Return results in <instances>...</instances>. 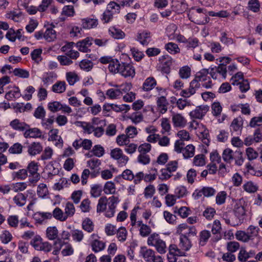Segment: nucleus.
Wrapping results in <instances>:
<instances>
[{
    "instance_id": "obj_1",
    "label": "nucleus",
    "mask_w": 262,
    "mask_h": 262,
    "mask_svg": "<svg viewBox=\"0 0 262 262\" xmlns=\"http://www.w3.org/2000/svg\"><path fill=\"white\" fill-rule=\"evenodd\" d=\"M120 200L118 196L112 195L107 199L105 195L101 196L98 200L97 205V213L104 212V215L107 217H111L115 215L117 205L119 203Z\"/></svg>"
},
{
    "instance_id": "obj_2",
    "label": "nucleus",
    "mask_w": 262,
    "mask_h": 262,
    "mask_svg": "<svg viewBox=\"0 0 262 262\" xmlns=\"http://www.w3.org/2000/svg\"><path fill=\"white\" fill-rule=\"evenodd\" d=\"M115 65H116V69H115L114 64H113L112 70L116 71V73H120L125 78H127V77L134 78L135 77L136 71L134 66L132 63L120 62L119 60L116 59Z\"/></svg>"
},
{
    "instance_id": "obj_3",
    "label": "nucleus",
    "mask_w": 262,
    "mask_h": 262,
    "mask_svg": "<svg viewBox=\"0 0 262 262\" xmlns=\"http://www.w3.org/2000/svg\"><path fill=\"white\" fill-rule=\"evenodd\" d=\"M259 231V228L257 226L250 225L248 227L246 231H237L235 236L237 240L248 242L249 240L254 239L258 235Z\"/></svg>"
},
{
    "instance_id": "obj_4",
    "label": "nucleus",
    "mask_w": 262,
    "mask_h": 262,
    "mask_svg": "<svg viewBox=\"0 0 262 262\" xmlns=\"http://www.w3.org/2000/svg\"><path fill=\"white\" fill-rule=\"evenodd\" d=\"M27 173H29V181L30 183L32 184L36 183L40 179V176L38 172V164L36 162H34V161L30 162L27 167Z\"/></svg>"
},
{
    "instance_id": "obj_5",
    "label": "nucleus",
    "mask_w": 262,
    "mask_h": 262,
    "mask_svg": "<svg viewBox=\"0 0 262 262\" xmlns=\"http://www.w3.org/2000/svg\"><path fill=\"white\" fill-rule=\"evenodd\" d=\"M233 212L236 216L237 220L231 224L233 226H238L243 223L246 215V211L245 206L241 204H236L234 206Z\"/></svg>"
},
{
    "instance_id": "obj_6",
    "label": "nucleus",
    "mask_w": 262,
    "mask_h": 262,
    "mask_svg": "<svg viewBox=\"0 0 262 262\" xmlns=\"http://www.w3.org/2000/svg\"><path fill=\"white\" fill-rule=\"evenodd\" d=\"M216 192V191L213 187L204 186L201 189H196L193 192L192 196L194 199H199L202 195L206 197L214 195Z\"/></svg>"
},
{
    "instance_id": "obj_7",
    "label": "nucleus",
    "mask_w": 262,
    "mask_h": 262,
    "mask_svg": "<svg viewBox=\"0 0 262 262\" xmlns=\"http://www.w3.org/2000/svg\"><path fill=\"white\" fill-rule=\"evenodd\" d=\"M193 11H196L198 13H203L205 15H210V16H228V15H231V14H239V13L238 12V10H236L234 9L233 11L231 12H228V11H226V10H222L219 12H213V11H207L206 9H204V8H192Z\"/></svg>"
},
{
    "instance_id": "obj_8",
    "label": "nucleus",
    "mask_w": 262,
    "mask_h": 262,
    "mask_svg": "<svg viewBox=\"0 0 262 262\" xmlns=\"http://www.w3.org/2000/svg\"><path fill=\"white\" fill-rule=\"evenodd\" d=\"M111 157L116 159L121 165H125L127 163L129 158L123 154V152L120 148H114L112 149L110 152Z\"/></svg>"
},
{
    "instance_id": "obj_9",
    "label": "nucleus",
    "mask_w": 262,
    "mask_h": 262,
    "mask_svg": "<svg viewBox=\"0 0 262 262\" xmlns=\"http://www.w3.org/2000/svg\"><path fill=\"white\" fill-rule=\"evenodd\" d=\"M209 110L208 105H199L194 110L190 111L189 115L191 118H203Z\"/></svg>"
},
{
    "instance_id": "obj_10",
    "label": "nucleus",
    "mask_w": 262,
    "mask_h": 262,
    "mask_svg": "<svg viewBox=\"0 0 262 262\" xmlns=\"http://www.w3.org/2000/svg\"><path fill=\"white\" fill-rule=\"evenodd\" d=\"M159 60L162 64L161 67L162 72L166 74L170 73V67L171 64H172V59L169 57L168 55H164V56H162L159 58Z\"/></svg>"
},
{
    "instance_id": "obj_11",
    "label": "nucleus",
    "mask_w": 262,
    "mask_h": 262,
    "mask_svg": "<svg viewBox=\"0 0 262 262\" xmlns=\"http://www.w3.org/2000/svg\"><path fill=\"white\" fill-rule=\"evenodd\" d=\"M25 138H43L42 133L38 128H31L30 125L27 124L26 131L23 133Z\"/></svg>"
},
{
    "instance_id": "obj_12",
    "label": "nucleus",
    "mask_w": 262,
    "mask_h": 262,
    "mask_svg": "<svg viewBox=\"0 0 262 262\" xmlns=\"http://www.w3.org/2000/svg\"><path fill=\"white\" fill-rule=\"evenodd\" d=\"M120 5L115 2H110L107 6L105 11L103 13V16H111L118 13L120 10Z\"/></svg>"
},
{
    "instance_id": "obj_13",
    "label": "nucleus",
    "mask_w": 262,
    "mask_h": 262,
    "mask_svg": "<svg viewBox=\"0 0 262 262\" xmlns=\"http://www.w3.org/2000/svg\"><path fill=\"white\" fill-rule=\"evenodd\" d=\"M93 37H86L84 39L78 41L76 46L80 52H88L90 51V47L92 46L93 41Z\"/></svg>"
},
{
    "instance_id": "obj_14",
    "label": "nucleus",
    "mask_w": 262,
    "mask_h": 262,
    "mask_svg": "<svg viewBox=\"0 0 262 262\" xmlns=\"http://www.w3.org/2000/svg\"><path fill=\"white\" fill-rule=\"evenodd\" d=\"M208 74H209V70L208 69H203L201 71H198V72H196L194 78V80L197 83L196 87H194L195 93L196 90L200 88V80H207Z\"/></svg>"
},
{
    "instance_id": "obj_15",
    "label": "nucleus",
    "mask_w": 262,
    "mask_h": 262,
    "mask_svg": "<svg viewBox=\"0 0 262 262\" xmlns=\"http://www.w3.org/2000/svg\"><path fill=\"white\" fill-rule=\"evenodd\" d=\"M43 149V146L40 142L34 141L30 144H28L27 152L30 156H35L37 154H40Z\"/></svg>"
},
{
    "instance_id": "obj_16",
    "label": "nucleus",
    "mask_w": 262,
    "mask_h": 262,
    "mask_svg": "<svg viewBox=\"0 0 262 262\" xmlns=\"http://www.w3.org/2000/svg\"><path fill=\"white\" fill-rule=\"evenodd\" d=\"M179 246L181 249L185 251H188L190 249L192 244L188 237V232L184 233V234H181Z\"/></svg>"
},
{
    "instance_id": "obj_17",
    "label": "nucleus",
    "mask_w": 262,
    "mask_h": 262,
    "mask_svg": "<svg viewBox=\"0 0 262 262\" xmlns=\"http://www.w3.org/2000/svg\"><path fill=\"white\" fill-rule=\"evenodd\" d=\"M140 253L144 259L147 262H154L155 259V252L152 249H148L147 247H142Z\"/></svg>"
},
{
    "instance_id": "obj_18",
    "label": "nucleus",
    "mask_w": 262,
    "mask_h": 262,
    "mask_svg": "<svg viewBox=\"0 0 262 262\" xmlns=\"http://www.w3.org/2000/svg\"><path fill=\"white\" fill-rule=\"evenodd\" d=\"M9 125L14 130H18V131H24L25 132L27 129V123L22 122L19 119H14L9 123Z\"/></svg>"
},
{
    "instance_id": "obj_19",
    "label": "nucleus",
    "mask_w": 262,
    "mask_h": 262,
    "mask_svg": "<svg viewBox=\"0 0 262 262\" xmlns=\"http://www.w3.org/2000/svg\"><path fill=\"white\" fill-rule=\"evenodd\" d=\"M98 24L97 19L95 18H90V17H86L82 19V26L83 28L85 29H90V28H94L96 27Z\"/></svg>"
},
{
    "instance_id": "obj_20",
    "label": "nucleus",
    "mask_w": 262,
    "mask_h": 262,
    "mask_svg": "<svg viewBox=\"0 0 262 262\" xmlns=\"http://www.w3.org/2000/svg\"><path fill=\"white\" fill-rule=\"evenodd\" d=\"M100 62L103 63V64H106V63H108V69L109 71L112 72V73H116V71H114V70H112L113 66L114 64V68H116V66H115V61L116 59H113V57H111V56H103V57H101L99 59Z\"/></svg>"
},
{
    "instance_id": "obj_21",
    "label": "nucleus",
    "mask_w": 262,
    "mask_h": 262,
    "mask_svg": "<svg viewBox=\"0 0 262 262\" xmlns=\"http://www.w3.org/2000/svg\"><path fill=\"white\" fill-rule=\"evenodd\" d=\"M172 122H173L174 126H179L180 127H183L185 126L186 120L183 117L181 114H174L172 117Z\"/></svg>"
},
{
    "instance_id": "obj_22",
    "label": "nucleus",
    "mask_w": 262,
    "mask_h": 262,
    "mask_svg": "<svg viewBox=\"0 0 262 262\" xmlns=\"http://www.w3.org/2000/svg\"><path fill=\"white\" fill-rule=\"evenodd\" d=\"M157 104L160 113H162V114H164V113H165V112L167 111L168 102L167 99H166L164 96H162V97H159L157 98Z\"/></svg>"
},
{
    "instance_id": "obj_23",
    "label": "nucleus",
    "mask_w": 262,
    "mask_h": 262,
    "mask_svg": "<svg viewBox=\"0 0 262 262\" xmlns=\"http://www.w3.org/2000/svg\"><path fill=\"white\" fill-rule=\"evenodd\" d=\"M137 40L142 45H148L151 41V33L149 32H139Z\"/></svg>"
},
{
    "instance_id": "obj_24",
    "label": "nucleus",
    "mask_w": 262,
    "mask_h": 262,
    "mask_svg": "<svg viewBox=\"0 0 262 262\" xmlns=\"http://www.w3.org/2000/svg\"><path fill=\"white\" fill-rule=\"evenodd\" d=\"M196 85L197 83L195 82V81H194V79L192 80L190 82L189 89L181 91L180 95L183 97H189L191 95L194 94V86H196Z\"/></svg>"
},
{
    "instance_id": "obj_25",
    "label": "nucleus",
    "mask_w": 262,
    "mask_h": 262,
    "mask_svg": "<svg viewBox=\"0 0 262 262\" xmlns=\"http://www.w3.org/2000/svg\"><path fill=\"white\" fill-rule=\"evenodd\" d=\"M157 84V81L154 77H148L143 84L142 89L145 91H151Z\"/></svg>"
},
{
    "instance_id": "obj_26",
    "label": "nucleus",
    "mask_w": 262,
    "mask_h": 262,
    "mask_svg": "<svg viewBox=\"0 0 262 262\" xmlns=\"http://www.w3.org/2000/svg\"><path fill=\"white\" fill-rule=\"evenodd\" d=\"M19 168L17 171H13L12 173V177L14 180H24L28 176L27 168Z\"/></svg>"
},
{
    "instance_id": "obj_27",
    "label": "nucleus",
    "mask_w": 262,
    "mask_h": 262,
    "mask_svg": "<svg viewBox=\"0 0 262 262\" xmlns=\"http://www.w3.org/2000/svg\"><path fill=\"white\" fill-rule=\"evenodd\" d=\"M116 86L117 88V89H114V88H111V89H108L106 91V94L109 97V98H119V97H120V96L122 95V92L120 90V87L118 88V85H116Z\"/></svg>"
},
{
    "instance_id": "obj_28",
    "label": "nucleus",
    "mask_w": 262,
    "mask_h": 262,
    "mask_svg": "<svg viewBox=\"0 0 262 262\" xmlns=\"http://www.w3.org/2000/svg\"><path fill=\"white\" fill-rule=\"evenodd\" d=\"M222 157L224 161L227 163H231L234 158L233 150L230 148H226L222 153Z\"/></svg>"
},
{
    "instance_id": "obj_29",
    "label": "nucleus",
    "mask_w": 262,
    "mask_h": 262,
    "mask_svg": "<svg viewBox=\"0 0 262 262\" xmlns=\"http://www.w3.org/2000/svg\"><path fill=\"white\" fill-rule=\"evenodd\" d=\"M108 32L115 39H122L125 35L123 31H121L120 29H117L116 27H111Z\"/></svg>"
},
{
    "instance_id": "obj_30",
    "label": "nucleus",
    "mask_w": 262,
    "mask_h": 262,
    "mask_svg": "<svg viewBox=\"0 0 262 262\" xmlns=\"http://www.w3.org/2000/svg\"><path fill=\"white\" fill-rule=\"evenodd\" d=\"M52 216L51 212H37L34 215V219L37 223L42 224L45 219H51Z\"/></svg>"
},
{
    "instance_id": "obj_31",
    "label": "nucleus",
    "mask_w": 262,
    "mask_h": 262,
    "mask_svg": "<svg viewBox=\"0 0 262 262\" xmlns=\"http://www.w3.org/2000/svg\"><path fill=\"white\" fill-rule=\"evenodd\" d=\"M66 83L65 81H57L52 86V91L54 92L61 93L63 91H66Z\"/></svg>"
},
{
    "instance_id": "obj_32",
    "label": "nucleus",
    "mask_w": 262,
    "mask_h": 262,
    "mask_svg": "<svg viewBox=\"0 0 262 262\" xmlns=\"http://www.w3.org/2000/svg\"><path fill=\"white\" fill-rule=\"evenodd\" d=\"M75 212V208L73 203L68 202L67 203L64 208V216L66 217V221L67 220L68 216H72L74 215Z\"/></svg>"
},
{
    "instance_id": "obj_33",
    "label": "nucleus",
    "mask_w": 262,
    "mask_h": 262,
    "mask_svg": "<svg viewBox=\"0 0 262 262\" xmlns=\"http://www.w3.org/2000/svg\"><path fill=\"white\" fill-rule=\"evenodd\" d=\"M77 125L78 126H81L84 130V132H87L89 134L90 133H92L94 130V126L92 125L91 123H88V122H82V121H78L76 122Z\"/></svg>"
},
{
    "instance_id": "obj_34",
    "label": "nucleus",
    "mask_w": 262,
    "mask_h": 262,
    "mask_svg": "<svg viewBox=\"0 0 262 262\" xmlns=\"http://www.w3.org/2000/svg\"><path fill=\"white\" fill-rule=\"evenodd\" d=\"M82 227L88 232H92L94 229V225L90 218H85L82 223Z\"/></svg>"
},
{
    "instance_id": "obj_35",
    "label": "nucleus",
    "mask_w": 262,
    "mask_h": 262,
    "mask_svg": "<svg viewBox=\"0 0 262 262\" xmlns=\"http://www.w3.org/2000/svg\"><path fill=\"white\" fill-rule=\"evenodd\" d=\"M195 153V147L193 144H188L183 148V154L185 158L193 157Z\"/></svg>"
},
{
    "instance_id": "obj_36",
    "label": "nucleus",
    "mask_w": 262,
    "mask_h": 262,
    "mask_svg": "<svg viewBox=\"0 0 262 262\" xmlns=\"http://www.w3.org/2000/svg\"><path fill=\"white\" fill-rule=\"evenodd\" d=\"M43 37L47 41H53L56 38V33L52 28H48L44 32Z\"/></svg>"
},
{
    "instance_id": "obj_37",
    "label": "nucleus",
    "mask_w": 262,
    "mask_h": 262,
    "mask_svg": "<svg viewBox=\"0 0 262 262\" xmlns=\"http://www.w3.org/2000/svg\"><path fill=\"white\" fill-rule=\"evenodd\" d=\"M210 236L211 233L210 231H208V230L201 231L200 233V244L202 245V246L205 245Z\"/></svg>"
},
{
    "instance_id": "obj_38",
    "label": "nucleus",
    "mask_w": 262,
    "mask_h": 262,
    "mask_svg": "<svg viewBox=\"0 0 262 262\" xmlns=\"http://www.w3.org/2000/svg\"><path fill=\"white\" fill-rule=\"evenodd\" d=\"M58 235V231L56 227H48L47 229V235L49 239H56Z\"/></svg>"
},
{
    "instance_id": "obj_39",
    "label": "nucleus",
    "mask_w": 262,
    "mask_h": 262,
    "mask_svg": "<svg viewBox=\"0 0 262 262\" xmlns=\"http://www.w3.org/2000/svg\"><path fill=\"white\" fill-rule=\"evenodd\" d=\"M27 196L23 193H18L13 198L14 203L19 206H23L26 203Z\"/></svg>"
},
{
    "instance_id": "obj_40",
    "label": "nucleus",
    "mask_w": 262,
    "mask_h": 262,
    "mask_svg": "<svg viewBox=\"0 0 262 262\" xmlns=\"http://www.w3.org/2000/svg\"><path fill=\"white\" fill-rule=\"evenodd\" d=\"M66 78L69 84H71V85L74 84V83H75L77 80H79V77L78 74L75 73V72H71V71L67 72Z\"/></svg>"
},
{
    "instance_id": "obj_41",
    "label": "nucleus",
    "mask_w": 262,
    "mask_h": 262,
    "mask_svg": "<svg viewBox=\"0 0 262 262\" xmlns=\"http://www.w3.org/2000/svg\"><path fill=\"white\" fill-rule=\"evenodd\" d=\"M94 66V63L92 60H82L79 62V67L83 70L85 71H90L92 70Z\"/></svg>"
},
{
    "instance_id": "obj_42",
    "label": "nucleus",
    "mask_w": 262,
    "mask_h": 262,
    "mask_svg": "<svg viewBox=\"0 0 262 262\" xmlns=\"http://www.w3.org/2000/svg\"><path fill=\"white\" fill-rule=\"evenodd\" d=\"M165 49L170 53H178L180 52L178 44L173 43V42H168L165 45Z\"/></svg>"
},
{
    "instance_id": "obj_43",
    "label": "nucleus",
    "mask_w": 262,
    "mask_h": 262,
    "mask_svg": "<svg viewBox=\"0 0 262 262\" xmlns=\"http://www.w3.org/2000/svg\"><path fill=\"white\" fill-rule=\"evenodd\" d=\"M191 74V69L188 66L182 67L179 70V75L182 79H188Z\"/></svg>"
},
{
    "instance_id": "obj_44",
    "label": "nucleus",
    "mask_w": 262,
    "mask_h": 262,
    "mask_svg": "<svg viewBox=\"0 0 262 262\" xmlns=\"http://www.w3.org/2000/svg\"><path fill=\"white\" fill-rule=\"evenodd\" d=\"M262 124V113L258 116L253 117L251 119L249 122V125L251 127H260V125Z\"/></svg>"
},
{
    "instance_id": "obj_45",
    "label": "nucleus",
    "mask_w": 262,
    "mask_h": 262,
    "mask_svg": "<svg viewBox=\"0 0 262 262\" xmlns=\"http://www.w3.org/2000/svg\"><path fill=\"white\" fill-rule=\"evenodd\" d=\"M127 235V231H126L125 227H120L117 232V236L121 242H124L126 240Z\"/></svg>"
},
{
    "instance_id": "obj_46",
    "label": "nucleus",
    "mask_w": 262,
    "mask_h": 262,
    "mask_svg": "<svg viewBox=\"0 0 262 262\" xmlns=\"http://www.w3.org/2000/svg\"><path fill=\"white\" fill-rule=\"evenodd\" d=\"M92 250L97 253L99 251H102L105 248V244L103 242L98 241V239H95L92 243Z\"/></svg>"
},
{
    "instance_id": "obj_47",
    "label": "nucleus",
    "mask_w": 262,
    "mask_h": 262,
    "mask_svg": "<svg viewBox=\"0 0 262 262\" xmlns=\"http://www.w3.org/2000/svg\"><path fill=\"white\" fill-rule=\"evenodd\" d=\"M12 238V234L10 233L9 231H7V230L3 231L2 233L0 235V239L2 242L4 243V244L9 243L10 241H11Z\"/></svg>"
},
{
    "instance_id": "obj_48",
    "label": "nucleus",
    "mask_w": 262,
    "mask_h": 262,
    "mask_svg": "<svg viewBox=\"0 0 262 262\" xmlns=\"http://www.w3.org/2000/svg\"><path fill=\"white\" fill-rule=\"evenodd\" d=\"M102 187L100 184H94L91 188L90 194L94 197L101 195Z\"/></svg>"
},
{
    "instance_id": "obj_49",
    "label": "nucleus",
    "mask_w": 262,
    "mask_h": 262,
    "mask_svg": "<svg viewBox=\"0 0 262 262\" xmlns=\"http://www.w3.org/2000/svg\"><path fill=\"white\" fill-rule=\"evenodd\" d=\"M37 193L40 197H45L49 193V190L46 184L41 183L37 187Z\"/></svg>"
},
{
    "instance_id": "obj_50",
    "label": "nucleus",
    "mask_w": 262,
    "mask_h": 262,
    "mask_svg": "<svg viewBox=\"0 0 262 262\" xmlns=\"http://www.w3.org/2000/svg\"><path fill=\"white\" fill-rule=\"evenodd\" d=\"M8 225L12 227H17L19 220L17 215H10L7 218Z\"/></svg>"
},
{
    "instance_id": "obj_51",
    "label": "nucleus",
    "mask_w": 262,
    "mask_h": 262,
    "mask_svg": "<svg viewBox=\"0 0 262 262\" xmlns=\"http://www.w3.org/2000/svg\"><path fill=\"white\" fill-rule=\"evenodd\" d=\"M260 7V3L258 0H250L248 2V8L253 12H258Z\"/></svg>"
},
{
    "instance_id": "obj_52",
    "label": "nucleus",
    "mask_w": 262,
    "mask_h": 262,
    "mask_svg": "<svg viewBox=\"0 0 262 262\" xmlns=\"http://www.w3.org/2000/svg\"><path fill=\"white\" fill-rule=\"evenodd\" d=\"M177 29V27L176 25H174V24H171L167 27L166 32L170 39H174L176 35V32Z\"/></svg>"
},
{
    "instance_id": "obj_53",
    "label": "nucleus",
    "mask_w": 262,
    "mask_h": 262,
    "mask_svg": "<svg viewBox=\"0 0 262 262\" xmlns=\"http://www.w3.org/2000/svg\"><path fill=\"white\" fill-rule=\"evenodd\" d=\"M116 142L119 146L126 145V147L130 142V139H128L127 134H126V135H120L116 138Z\"/></svg>"
},
{
    "instance_id": "obj_54",
    "label": "nucleus",
    "mask_w": 262,
    "mask_h": 262,
    "mask_svg": "<svg viewBox=\"0 0 262 262\" xmlns=\"http://www.w3.org/2000/svg\"><path fill=\"white\" fill-rule=\"evenodd\" d=\"M116 186L115 183L112 181H107L105 183L104 186V191L105 193H114L115 192Z\"/></svg>"
},
{
    "instance_id": "obj_55",
    "label": "nucleus",
    "mask_w": 262,
    "mask_h": 262,
    "mask_svg": "<svg viewBox=\"0 0 262 262\" xmlns=\"http://www.w3.org/2000/svg\"><path fill=\"white\" fill-rule=\"evenodd\" d=\"M243 188L245 190L248 192H255V191L257 190L258 187L256 184L253 183L252 181H248L244 185Z\"/></svg>"
},
{
    "instance_id": "obj_56",
    "label": "nucleus",
    "mask_w": 262,
    "mask_h": 262,
    "mask_svg": "<svg viewBox=\"0 0 262 262\" xmlns=\"http://www.w3.org/2000/svg\"><path fill=\"white\" fill-rule=\"evenodd\" d=\"M53 215L55 219L57 220H59V221H66V217H64V214L63 212L59 207H56L54 208L53 214H52V216Z\"/></svg>"
},
{
    "instance_id": "obj_57",
    "label": "nucleus",
    "mask_w": 262,
    "mask_h": 262,
    "mask_svg": "<svg viewBox=\"0 0 262 262\" xmlns=\"http://www.w3.org/2000/svg\"><path fill=\"white\" fill-rule=\"evenodd\" d=\"M242 125L243 121L242 118H235L231 122V127L234 130V131H237V130L241 128Z\"/></svg>"
},
{
    "instance_id": "obj_58",
    "label": "nucleus",
    "mask_w": 262,
    "mask_h": 262,
    "mask_svg": "<svg viewBox=\"0 0 262 262\" xmlns=\"http://www.w3.org/2000/svg\"><path fill=\"white\" fill-rule=\"evenodd\" d=\"M82 212H90L91 207V201L89 199H84L79 206Z\"/></svg>"
},
{
    "instance_id": "obj_59",
    "label": "nucleus",
    "mask_w": 262,
    "mask_h": 262,
    "mask_svg": "<svg viewBox=\"0 0 262 262\" xmlns=\"http://www.w3.org/2000/svg\"><path fill=\"white\" fill-rule=\"evenodd\" d=\"M162 133L165 132H169L171 129V126L169 119L167 118H163L161 121Z\"/></svg>"
},
{
    "instance_id": "obj_60",
    "label": "nucleus",
    "mask_w": 262,
    "mask_h": 262,
    "mask_svg": "<svg viewBox=\"0 0 262 262\" xmlns=\"http://www.w3.org/2000/svg\"><path fill=\"white\" fill-rule=\"evenodd\" d=\"M24 147L25 148V146H23L20 143L16 142V143H14L9 148V152H11L12 154H21Z\"/></svg>"
},
{
    "instance_id": "obj_61",
    "label": "nucleus",
    "mask_w": 262,
    "mask_h": 262,
    "mask_svg": "<svg viewBox=\"0 0 262 262\" xmlns=\"http://www.w3.org/2000/svg\"><path fill=\"white\" fill-rule=\"evenodd\" d=\"M216 214V210L213 207H207L203 212V215L207 220H211Z\"/></svg>"
},
{
    "instance_id": "obj_62",
    "label": "nucleus",
    "mask_w": 262,
    "mask_h": 262,
    "mask_svg": "<svg viewBox=\"0 0 262 262\" xmlns=\"http://www.w3.org/2000/svg\"><path fill=\"white\" fill-rule=\"evenodd\" d=\"M15 76L20 77V78H29L30 74L29 71L23 69H15L13 71Z\"/></svg>"
},
{
    "instance_id": "obj_63",
    "label": "nucleus",
    "mask_w": 262,
    "mask_h": 262,
    "mask_svg": "<svg viewBox=\"0 0 262 262\" xmlns=\"http://www.w3.org/2000/svg\"><path fill=\"white\" fill-rule=\"evenodd\" d=\"M193 163L198 166H202L205 164V156L203 154H199L196 155L193 158Z\"/></svg>"
},
{
    "instance_id": "obj_64",
    "label": "nucleus",
    "mask_w": 262,
    "mask_h": 262,
    "mask_svg": "<svg viewBox=\"0 0 262 262\" xmlns=\"http://www.w3.org/2000/svg\"><path fill=\"white\" fill-rule=\"evenodd\" d=\"M150 158L149 155L145 154L144 152H140V154L138 157V161L143 164H148L149 163Z\"/></svg>"
}]
</instances>
